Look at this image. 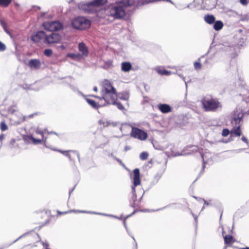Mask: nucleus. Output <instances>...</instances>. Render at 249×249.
<instances>
[{"instance_id": "obj_27", "label": "nucleus", "mask_w": 249, "mask_h": 249, "mask_svg": "<svg viewBox=\"0 0 249 249\" xmlns=\"http://www.w3.org/2000/svg\"><path fill=\"white\" fill-rule=\"evenodd\" d=\"M11 1V0H0V5L3 6H7Z\"/></svg>"}, {"instance_id": "obj_1", "label": "nucleus", "mask_w": 249, "mask_h": 249, "mask_svg": "<svg viewBox=\"0 0 249 249\" xmlns=\"http://www.w3.org/2000/svg\"><path fill=\"white\" fill-rule=\"evenodd\" d=\"M134 3V0H122L116 5H110L105 10L106 14L114 18H121L125 15L124 7L131 6Z\"/></svg>"}, {"instance_id": "obj_21", "label": "nucleus", "mask_w": 249, "mask_h": 249, "mask_svg": "<svg viewBox=\"0 0 249 249\" xmlns=\"http://www.w3.org/2000/svg\"><path fill=\"white\" fill-rule=\"evenodd\" d=\"M132 68L131 64L129 62H123L122 63V70L127 72L129 71Z\"/></svg>"}, {"instance_id": "obj_14", "label": "nucleus", "mask_w": 249, "mask_h": 249, "mask_svg": "<svg viewBox=\"0 0 249 249\" xmlns=\"http://www.w3.org/2000/svg\"><path fill=\"white\" fill-rule=\"evenodd\" d=\"M28 66L31 69H38L41 66V62L37 59H31L29 61Z\"/></svg>"}, {"instance_id": "obj_2", "label": "nucleus", "mask_w": 249, "mask_h": 249, "mask_svg": "<svg viewBox=\"0 0 249 249\" xmlns=\"http://www.w3.org/2000/svg\"><path fill=\"white\" fill-rule=\"evenodd\" d=\"M243 113L240 111L234 112L233 114L231 124L233 128L231 131V136L239 137L242 134L241 129V121L243 117Z\"/></svg>"}, {"instance_id": "obj_9", "label": "nucleus", "mask_w": 249, "mask_h": 249, "mask_svg": "<svg viewBox=\"0 0 249 249\" xmlns=\"http://www.w3.org/2000/svg\"><path fill=\"white\" fill-rule=\"evenodd\" d=\"M61 40V36L57 33H52L45 37V42L48 44L59 43Z\"/></svg>"}, {"instance_id": "obj_50", "label": "nucleus", "mask_w": 249, "mask_h": 249, "mask_svg": "<svg viewBox=\"0 0 249 249\" xmlns=\"http://www.w3.org/2000/svg\"><path fill=\"white\" fill-rule=\"evenodd\" d=\"M94 97H96V98H98V97L96 96H94Z\"/></svg>"}, {"instance_id": "obj_29", "label": "nucleus", "mask_w": 249, "mask_h": 249, "mask_svg": "<svg viewBox=\"0 0 249 249\" xmlns=\"http://www.w3.org/2000/svg\"><path fill=\"white\" fill-rule=\"evenodd\" d=\"M0 24L2 26V27L3 28L4 31L8 34L10 36H11V34L10 33V32L8 31V30L6 28V24L4 22V21L3 20H1L0 21Z\"/></svg>"}, {"instance_id": "obj_49", "label": "nucleus", "mask_w": 249, "mask_h": 249, "mask_svg": "<svg viewBox=\"0 0 249 249\" xmlns=\"http://www.w3.org/2000/svg\"><path fill=\"white\" fill-rule=\"evenodd\" d=\"M202 158L204 159L203 155H202Z\"/></svg>"}, {"instance_id": "obj_10", "label": "nucleus", "mask_w": 249, "mask_h": 249, "mask_svg": "<svg viewBox=\"0 0 249 249\" xmlns=\"http://www.w3.org/2000/svg\"><path fill=\"white\" fill-rule=\"evenodd\" d=\"M131 135L135 138L138 139L142 141L146 140L147 137L146 132L135 127L132 128Z\"/></svg>"}, {"instance_id": "obj_47", "label": "nucleus", "mask_w": 249, "mask_h": 249, "mask_svg": "<svg viewBox=\"0 0 249 249\" xmlns=\"http://www.w3.org/2000/svg\"><path fill=\"white\" fill-rule=\"evenodd\" d=\"M99 122H100V123L101 124H102V121H100Z\"/></svg>"}, {"instance_id": "obj_40", "label": "nucleus", "mask_w": 249, "mask_h": 249, "mask_svg": "<svg viewBox=\"0 0 249 249\" xmlns=\"http://www.w3.org/2000/svg\"><path fill=\"white\" fill-rule=\"evenodd\" d=\"M93 90L95 92H97L98 91V88L97 87H94L93 88Z\"/></svg>"}, {"instance_id": "obj_39", "label": "nucleus", "mask_w": 249, "mask_h": 249, "mask_svg": "<svg viewBox=\"0 0 249 249\" xmlns=\"http://www.w3.org/2000/svg\"><path fill=\"white\" fill-rule=\"evenodd\" d=\"M4 138V135L3 134L0 135V141L2 140Z\"/></svg>"}, {"instance_id": "obj_20", "label": "nucleus", "mask_w": 249, "mask_h": 249, "mask_svg": "<svg viewBox=\"0 0 249 249\" xmlns=\"http://www.w3.org/2000/svg\"><path fill=\"white\" fill-rule=\"evenodd\" d=\"M205 21L208 24H211L214 23L215 18L213 15H206L204 18Z\"/></svg>"}, {"instance_id": "obj_23", "label": "nucleus", "mask_w": 249, "mask_h": 249, "mask_svg": "<svg viewBox=\"0 0 249 249\" xmlns=\"http://www.w3.org/2000/svg\"><path fill=\"white\" fill-rule=\"evenodd\" d=\"M223 27V24L222 21L218 20L216 21L213 25V28L216 31H219Z\"/></svg>"}, {"instance_id": "obj_36", "label": "nucleus", "mask_w": 249, "mask_h": 249, "mask_svg": "<svg viewBox=\"0 0 249 249\" xmlns=\"http://www.w3.org/2000/svg\"><path fill=\"white\" fill-rule=\"evenodd\" d=\"M191 148H192V151L193 152H196L198 150V148L196 146H192L191 147Z\"/></svg>"}, {"instance_id": "obj_34", "label": "nucleus", "mask_w": 249, "mask_h": 249, "mask_svg": "<svg viewBox=\"0 0 249 249\" xmlns=\"http://www.w3.org/2000/svg\"><path fill=\"white\" fill-rule=\"evenodd\" d=\"M6 49L5 45L3 44L1 41H0V51H4Z\"/></svg>"}, {"instance_id": "obj_46", "label": "nucleus", "mask_w": 249, "mask_h": 249, "mask_svg": "<svg viewBox=\"0 0 249 249\" xmlns=\"http://www.w3.org/2000/svg\"><path fill=\"white\" fill-rule=\"evenodd\" d=\"M242 249H249V248H243Z\"/></svg>"}, {"instance_id": "obj_17", "label": "nucleus", "mask_w": 249, "mask_h": 249, "mask_svg": "<svg viewBox=\"0 0 249 249\" xmlns=\"http://www.w3.org/2000/svg\"><path fill=\"white\" fill-rule=\"evenodd\" d=\"M160 111L163 113H167L171 111V107L167 104H160L158 106Z\"/></svg>"}, {"instance_id": "obj_38", "label": "nucleus", "mask_w": 249, "mask_h": 249, "mask_svg": "<svg viewBox=\"0 0 249 249\" xmlns=\"http://www.w3.org/2000/svg\"><path fill=\"white\" fill-rule=\"evenodd\" d=\"M60 152L63 154L64 155H66L67 156H69V158L70 159V155L68 153V152L67 151H60Z\"/></svg>"}, {"instance_id": "obj_8", "label": "nucleus", "mask_w": 249, "mask_h": 249, "mask_svg": "<svg viewBox=\"0 0 249 249\" xmlns=\"http://www.w3.org/2000/svg\"><path fill=\"white\" fill-rule=\"evenodd\" d=\"M43 26L45 29L49 31L59 30L62 28V24L58 21L46 22Z\"/></svg>"}, {"instance_id": "obj_26", "label": "nucleus", "mask_w": 249, "mask_h": 249, "mask_svg": "<svg viewBox=\"0 0 249 249\" xmlns=\"http://www.w3.org/2000/svg\"><path fill=\"white\" fill-rule=\"evenodd\" d=\"M148 156V153L146 152H142L140 155V158L142 160H146Z\"/></svg>"}, {"instance_id": "obj_30", "label": "nucleus", "mask_w": 249, "mask_h": 249, "mask_svg": "<svg viewBox=\"0 0 249 249\" xmlns=\"http://www.w3.org/2000/svg\"><path fill=\"white\" fill-rule=\"evenodd\" d=\"M44 53L46 56H50L53 53V51L51 49H48L45 50Z\"/></svg>"}, {"instance_id": "obj_6", "label": "nucleus", "mask_w": 249, "mask_h": 249, "mask_svg": "<svg viewBox=\"0 0 249 249\" xmlns=\"http://www.w3.org/2000/svg\"><path fill=\"white\" fill-rule=\"evenodd\" d=\"M103 99L107 104L114 105L116 103L118 95L116 91L102 93Z\"/></svg>"}, {"instance_id": "obj_15", "label": "nucleus", "mask_w": 249, "mask_h": 249, "mask_svg": "<svg viewBox=\"0 0 249 249\" xmlns=\"http://www.w3.org/2000/svg\"><path fill=\"white\" fill-rule=\"evenodd\" d=\"M79 51L81 52V57H86L88 55V51L87 48L83 43H80L78 46Z\"/></svg>"}, {"instance_id": "obj_24", "label": "nucleus", "mask_w": 249, "mask_h": 249, "mask_svg": "<svg viewBox=\"0 0 249 249\" xmlns=\"http://www.w3.org/2000/svg\"><path fill=\"white\" fill-rule=\"evenodd\" d=\"M224 240L226 244H231L232 242L233 237L231 235H226L224 237Z\"/></svg>"}, {"instance_id": "obj_44", "label": "nucleus", "mask_w": 249, "mask_h": 249, "mask_svg": "<svg viewBox=\"0 0 249 249\" xmlns=\"http://www.w3.org/2000/svg\"><path fill=\"white\" fill-rule=\"evenodd\" d=\"M96 214H98L97 213H96ZM99 214H102V215H107L106 214H102V213H98ZM108 216H112L111 215H108Z\"/></svg>"}, {"instance_id": "obj_32", "label": "nucleus", "mask_w": 249, "mask_h": 249, "mask_svg": "<svg viewBox=\"0 0 249 249\" xmlns=\"http://www.w3.org/2000/svg\"><path fill=\"white\" fill-rule=\"evenodd\" d=\"M114 105H116L117 106V107L120 110H123L124 109L123 106L120 103H118L116 101V103Z\"/></svg>"}, {"instance_id": "obj_3", "label": "nucleus", "mask_w": 249, "mask_h": 249, "mask_svg": "<svg viewBox=\"0 0 249 249\" xmlns=\"http://www.w3.org/2000/svg\"><path fill=\"white\" fill-rule=\"evenodd\" d=\"M107 2V0H94L89 3H81L79 4V8L88 12H94L97 8Z\"/></svg>"}, {"instance_id": "obj_31", "label": "nucleus", "mask_w": 249, "mask_h": 249, "mask_svg": "<svg viewBox=\"0 0 249 249\" xmlns=\"http://www.w3.org/2000/svg\"><path fill=\"white\" fill-rule=\"evenodd\" d=\"M230 133V131L227 129H223L222 131V135L223 137H226L228 136Z\"/></svg>"}, {"instance_id": "obj_18", "label": "nucleus", "mask_w": 249, "mask_h": 249, "mask_svg": "<svg viewBox=\"0 0 249 249\" xmlns=\"http://www.w3.org/2000/svg\"><path fill=\"white\" fill-rule=\"evenodd\" d=\"M155 70L160 75H168L171 74L170 71L165 70L162 67H157L155 68Z\"/></svg>"}, {"instance_id": "obj_35", "label": "nucleus", "mask_w": 249, "mask_h": 249, "mask_svg": "<svg viewBox=\"0 0 249 249\" xmlns=\"http://www.w3.org/2000/svg\"><path fill=\"white\" fill-rule=\"evenodd\" d=\"M248 0H239L240 2L243 5H247L248 4Z\"/></svg>"}, {"instance_id": "obj_16", "label": "nucleus", "mask_w": 249, "mask_h": 249, "mask_svg": "<svg viewBox=\"0 0 249 249\" xmlns=\"http://www.w3.org/2000/svg\"><path fill=\"white\" fill-rule=\"evenodd\" d=\"M100 102L98 103H96V102H95L94 101L89 99L87 98V99H86V100H87V102L92 107H93V108H98V107H103L106 105L105 104H104V103H102L101 102L103 100L102 99L100 98Z\"/></svg>"}, {"instance_id": "obj_48", "label": "nucleus", "mask_w": 249, "mask_h": 249, "mask_svg": "<svg viewBox=\"0 0 249 249\" xmlns=\"http://www.w3.org/2000/svg\"><path fill=\"white\" fill-rule=\"evenodd\" d=\"M124 225L125 226V221H124Z\"/></svg>"}, {"instance_id": "obj_42", "label": "nucleus", "mask_w": 249, "mask_h": 249, "mask_svg": "<svg viewBox=\"0 0 249 249\" xmlns=\"http://www.w3.org/2000/svg\"><path fill=\"white\" fill-rule=\"evenodd\" d=\"M60 47L62 50H64L65 49V46L63 45H61Z\"/></svg>"}, {"instance_id": "obj_41", "label": "nucleus", "mask_w": 249, "mask_h": 249, "mask_svg": "<svg viewBox=\"0 0 249 249\" xmlns=\"http://www.w3.org/2000/svg\"><path fill=\"white\" fill-rule=\"evenodd\" d=\"M185 155V154H181V153L179 154V153H178V154H176V155H175V156H181V155Z\"/></svg>"}, {"instance_id": "obj_12", "label": "nucleus", "mask_w": 249, "mask_h": 249, "mask_svg": "<svg viewBox=\"0 0 249 249\" xmlns=\"http://www.w3.org/2000/svg\"><path fill=\"white\" fill-rule=\"evenodd\" d=\"M36 134L41 135L42 137V141H44V131H41L38 128H36L35 130ZM28 138L32 141V142L34 144L39 143L42 142V140L34 138L32 135L28 136Z\"/></svg>"}, {"instance_id": "obj_43", "label": "nucleus", "mask_w": 249, "mask_h": 249, "mask_svg": "<svg viewBox=\"0 0 249 249\" xmlns=\"http://www.w3.org/2000/svg\"><path fill=\"white\" fill-rule=\"evenodd\" d=\"M104 126H106L108 125V123L107 122L105 124L104 122H103Z\"/></svg>"}, {"instance_id": "obj_7", "label": "nucleus", "mask_w": 249, "mask_h": 249, "mask_svg": "<svg viewBox=\"0 0 249 249\" xmlns=\"http://www.w3.org/2000/svg\"><path fill=\"white\" fill-rule=\"evenodd\" d=\"M132 179L133 186L132 190L134 196H136L135 187L140 185L141 183L140 179V174L139 169H135L133 170V175L131 177Z\"/></svg>"}, {"instance_id": "obj_19", "label": "nucleus", "mask_w": 249, "mask_h": 249, "mask_svg": "<svg viewBox=\"0 0 249 249\" xmlns=\"http://www.w3.org/2000/svg\"><path fill=\"white\" fill-rule=\"evenodd\" d=\"M160 1H167L172 2V1L170 0H140V1L138 2V5H141L151 2H154Z\"/></svg>"}, {"instance_id": "obj_13", "label": "nucleus", "mask_w": 249, "mask_h": 249, "mask_svg": "<svg viewBox=\"0 0 249 249\" xmlns=\"http://www.w3.org/2000/svg\"><path fill=\"white\" fill-rule=\"evenodd\" d=\"M46 35L45 32L39 31L32 36V40L36 42L40 41L42 39H45Z\"/></svg>"}, {"instance_id": "obj_22", "label": "nucleus", "mask_w": 249, "mask_h": 249, "mask_svg": "<svg viewBox=\"0 0 249 249\" xmlns=\"http://www.w3.org/2000/svg\"><path fill=\"white\" fill-rule=\"evenodd\" d=\"M118 96L120 99L125 101L128 100L129 97V94L127 92L120 93L118 94Z\"/></svg>"}, {"instance_id": "obj_5", "label": "nucleus", "mask_w": 249, "mask_h": 249, "mask_svg": "<svg viewBox=\"0 0 249 249\" xmlns=\"http://www.w3.org/2000/svg\"><path fill=\"white\" fill-rule=\"evenodd\" d=\"M71 25L74 28L84 30L90 26V21L84 17H78L72 20Z\"/></svg>"}, {"instance_id": "obj_11", "label": "nucleus", "mask_w": 249, "mask_h": 249, "mask_svg": "<svg viewBox=\"0 0 249 249\" xmlns=\"http://www.w3.org/2000/svg\"><path fill=\"white\" fill-rule=\"evenodd\" d=\"M116 91V89L112 86L110 82L105 80L103 83V89L102 93Z\"/></svg>"}, {"instance_id": "obj_28", "label": "nucleus", "mask_w": 249, "mask_h": 249, "mask_svg": "<svg viewBox=\"0 0 249 249\" xmlns=\"http://www.w3.org/2000/svg\"><path fill=\"white\" fill-rule=\"evenodd\" d=\"M0 127L2 131H5L8 129V126L4 122H1Z\"/></svg>"}, {"instance_id": "obj_25", "label": "nucleus", "mask_w": 249, "mask_h": 249, "mask_svg": "<svg viewBox=\"0 0 249 249\" xmlns=\"http://www.w3.org/2000/svg\"><path fill=\"white\" fill-rule=\"evenodd\" d=\"M67 56L68 57H71L73 59H76L81 58V55L79 54L76 53H69Z\"/></svg>"}, {"instance_id": "obj_37", "label": "nucleus", "mask_w": 249, "mask_h": 249, "mask_svg": "<svg viewBox=\"0 0 249 249\" xmlns=\"http://www.w3.org/2000/svg\"><path fill=\"white\" fill-rule=\"evenodd\" d=\"M242 140L243 142H245L248 143V141L247 139L245 136H243L242 137Z\"/></svg>"}, {"instance_id": "obj_4", "label": "nucleus", "mask_w": 249, "mask_h": 249, "mask_svg": "<svg viewBox=\"0 0 249 249\" xmlns=\"http://www.w3.org/2000/svg\"><path fill=\"white\" fill-rule=\"evenodd\" d=\"M201 102L203 108L207 111H214L221 107L219 101L215 99L204 98Z\"/></svg>"}, {"instance_id": "obj_33", "label": "nucleus", "mask_w": 249, "mask_h": 249, "mask_svg": "<svg viewBox=\"0 0 249 249\" xmlns=\"http://www.w3.org/2000/svg\"><path fill=\"white\" fill-rule=\"evenodd\" d=\"M194 67L196 70L200 69L201 68V64L199 62H195L194 64Z\"/></svg>"}, {"instance_id": "obj_45", "label": "nucleus", "mask_w": 249, "mask_h": 249, "mask_svg": "<svg viewBox=\"0 0 249 249\" xmlns=\"http://www.w3.org/2000/svg\"><path fill=\"white\" fill-rule=\"evenodd\" d=\"M79 212H81V213H86V212L85 211H78Z\"/></svg>"}]
</instances>
